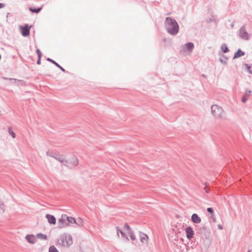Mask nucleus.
<instances>
[{
    "mask_svg": "<svg viewBox=\"0 0 252 252\" xmlns=\"http://www.w3.org/2000/svg\"><path fill=\"white\" fill-rule=\"evenodd\" d=\"M165 26L168 32L170 34H176L178 33L179 26L175 20L169 17L166 18Z\"/></svg>",
    "mask_w": 252,
    "mask_h": 252,
    "instance_id": "1",
    "label": "nucleus"
},
{
    "mask_svg": "<svg viewBox=\"0 0 252 252\" xmlns=\"http://www.w3.org/2000/svg\"><path fill=\"white\" fill-rule=\"evenodd\" d=\"M72 237L68 234H63L57 240L56 245L58 247H68L72 244Z\"/></svg>",
    "mask_w": 252,
    "mask_h": 252,
    "instance_id": "2",
    "label": "nucleus"
},
{
    "mask_svg": "<svg viewBox=\"0 0 252 252\" xmlns=\"http://www.w3.org/2000/svg\"><path fill=\"white\" fill-rule=\"evenodd\" d=\"M78 164V158L75 156H72L67 158L66 163H64V166L69 169H72Z\"/></svg>",
    "mask_w": 252,
    "mask_h": 252,
    "instance_id": "3",
    "label": "nucleus"
},
{
    "mask_svg": "<svg viewBox=\"0 0 252 252\" xmlns=\"http://www.w3.org/2000/svg\"><path fill=\"white\" fill-rule=\"evenodd\" d=\"M212 113L216 117H220L221 116L223 112V109L218 105H214L212 106Z\"/></svg>",
    "mask_w": 252,
    "mask_h": 252,
    "instance_id": "4",
    "label": "nucleus"
},
{
    "mask_svg": "<svg viewBox=\"0 0 252 252\" xmlns=\"http://www.w3.org/2000/svg\"><path fill=\"white\" fill-rule=\"evenodd\" d=\"M32 26H29L28 25L26 24L24 26H20L19 27V29L21 32V33L24 36H28L30 34V30Z\"/></svg>",
    "mask_w": 252,
    "mask_h": 252,
    "instance_id": "5",
    "label": "nucleus"
},
{
    "mask_svg": "<svg viewBox=\"0 0 252 252\" xmlns=\"http://www.w3.org/2000/svg\"><path fill=\"white\" fill-rule=\"evenodd\" d=\"M66 216H62L61 218L58 220V225L60 228H62L69 225V224L66 222Z\"/></svg>",
    "mask_w": 252,
    "mask_h": 252,
    "instance_id": "6",
    "label": "nucleus"
},
{
    "mask_svg": "<svg viewBox=\"0 0 252 252\" xmlns=\"http://www.w3.org/2000/svg\"><path fill=\"white\" fill-rule=\"evenodd\" d=\"M185 232L188 239H190L193 238L194 235V231L191 227H187L185 229Z\"/></svg>",
    "mask_w": 252,
    "mask_h": 252,
    "instance_id": "7",
    "label": "nucleus"
},
{
    "mask_svg": "<svg viewBox=\"0 0 252 252\" xmlns=\"http://www.w3.org/2000/svg\"><path fill=\"white\" fill-rule=\"evenodd\" d=\"M27 241L31 244H34L36 242V236L34 235H27L26 236Z\"/></svg>",
    "mask_w": 252,
    "mask_h": 252,
    "instance_id": "8",
    "label": "nucleus"
},
{
    "mask_svg": "<svg viewBox=\"0 0 252 252\" xmlns=\"http://www.w3.org/2000/svg\"><path fill=\"white\" fill-rule=\"evenodd\" d=\"M191 220L194 223H199L201 221V218L196 214H193L191 217Z\"/></svg>",
    "mask_w": 252,
    "mask_h": 252,
    "instance_id": "9",
    "label": "nucleus"
},
{
    "mask_svg": "<svg viewBox=\"0 0 252 252\" xmlns=\"http://www.w3.org/2000/svg\"><path fill=\"white\" fill-rule=\"evenodd\" d=\"M46 218L48 220V221L50 224H55L56 223V219L53 215L47 214Z\"/></svg>",
    "mask_w": 252,
    "mask_h": 252,
    "instance_id": "10",
    "label": "nucleus"
},
{
    "mask_svg": "<svg viewBox=\"0 0 252 252\" xmlns=\"http://www.w3.org/2000/svg\"><path fill=\"white\" fill-rule=\"evenodd\" d=\"M140 240L142 243H147L149 239L148 236L145 233H141L139 235Z\"/></svg>",
    "mask_w": 252,
    "mask_h": 252,
    "instance_id": "11",
    "label": "nucleus"
},
{
    "mask_svg": "<svg viewBox=\"0 0 252 252\" xmlns=\"http://www.w3.org/2000/svg\"><path fill=\"white\" fill-rule=\"evenodd\" d=\"M6 210V204L4 201L0 198V214L3 213Z\"/></svg>",
    "mask_w": 252,
    "mask_h": 252,
    "instance_id": "12",
    "label": "nucleus"
},
{
    "mask_svg": "<svg viewBox=\"0 0 252 252\" xmlns=\"http://www.w3.org/2000/svg\"><path fill=\"white\" fill-rule=\"evenodd\" d=\"M193 47L194 45L193 43L189 42L185 45L184 50V51L186 52H191L192 50Z\"/></svg>",
    "mask_w": 252,
    "mask_h": 252,
    "instance_id": "13",
    "label": "nucleus"
},
{
    "mask_svg": "<svg viewBox=\"0 0 252 252\" xmlns=\"http://www.w3.org/2000/svg\"><path fill=\"white\" fill-rule=\"evenodd\" d=\"M36 238L42 240H46L48 239V237L46 234L39 233L37 234Z\"/></svg>",
    "mask_w": 252,
    "mask_h": 252,
    "instance_id": "14",
    "label": "nucleus"
},
{
    "mask_svg": "<svg viewBox=\"0 0 252 252\" xmlns=\"http://www.w3.org/2000/svg\"><path fill=\"white\" fill-rule=\"evenodd\" d=\"M66 220L67 221V223L69 224V225L70 224H73V223H75V224H77V222H76V220L73 217H66Z\"/></svg>",
    "mask_w": 252,
    "mask_h": 252,
    "instance_id": "15",
    "label": "nucleus"
},
{
    "mask_svg": "<svg viewBox=\"0 0 252 252\" xmlns=\"http://www.w3.org/2000/svg\"><path fill=\"white\" fill-rule=\"evenodd\" d=\"M57 159L64 166V163H66L67 158L63 156H60L57 158Z\"/></svg>",
    "mask_w": 252,
    "mask_h": 252,
    "instance_id": "16",
    "label": "nucleus"
},
{
    "mask_svg": "<svg viewBox=\"0 0 252 252\" xmlns=\"http://www.w3.org/2000/svg\"><path fill=\"white\" fill-rule=\"evenodd\" d=\"M244 53L242 51H241L240 49L238 50L237 52L235 53L234 58H239L243 55H244Z\"/></svg>",
    "mask_w": 252,
    "mask_h": 252,
    "instance_id": "17",
    "label": "nucleus"
},
{
    "mask_svg": "<svg viewBox=\"0 0 252 252\" xmlns=\"http://www.w3.org/2000/svg\"><path fill=\"white\" fill-rule=\"evenodd\" d=\"M49 252H59L57 248L54 246H52L49 247Z\"/></svg>",
    "mask_w": 252,
    "mask_h": 252,
    "instance_id": "18",
    "label": "nucleus"
},
{
    "mask_svg": "<svg viewBox=\"0 0 252 252\" xmlns=\"http://www.w3.org/2000/svg\"><path fill=\"white\" fill-rule=\"evenodd\" d=\"M8 132H9V133L10 134V135L13 138H14L16 136V134L15 133H14V132L12 130V128H8Z\"/></svg>",
    "mask_w": 252,
    "mask_h": 252,
    "instance_id": "19",
    "label": "nucleus"
},
{
    "mask_svg": "<svg viewBox=\"0 0 252 252\" xmlns=\"http://www.w3.org/2000/svg\"><path fill=\"white\" fill-rule=\"evenodd\" d=\"M128 235H129V236L130 237V239L132 241H135L136 240L135 236V235H134V234L132 232H129Z\"/></svg>",
    "mask_w": 252,
    "mask_h": 252,
    "instance_id": "20",
    "label": "nucleus"
},
{
    "mask_svg": "<svg viewBox=\"0 0 252 252\" xmlns=\"http://www.w3.org/2000/svg\"><path fill=\"white\" fill-rule=\"evenodd\" d=\"M245 66L247 67V69L249 72L252 74V65H248L247 64H245Z\"/></svg>",
    "mask_w": 252,
    "mask_h": 252,
    "instance_id": "21",
    "label": "nucleus"
},
{
    "mask_svg": "<svg viewBox=\"0 0 252 252\" xmlns=\"http://www.w3.org/2000/svg\"><path fill=\"white\" fill-rule=\"evenodd\" d=\"M47 61H48L51 62L52 63H54V64H55L58 67H61V66L58 63H57L56 62L53 61V60L48 58V59H47Z\"/></svg>",
    "mask_w": 252,
    "mask_h": 252,
    "instance_id": "22",
    "label": "nucleus"
},
{
    "mask_svg": "<svg viewBox=\"0 0 252 252\" xmlns=\"http://www.w3.org/2000/svg\"><path fill=\"white\" fill-rule=\"evenodd\" d=\"M30 11H32V12H35V13H38L40 10H41V8H37V9H34V8H30Z\"/></svg>",
    "mask_w": 252,
    "mask_h": 252,
    "instance_id": "23",
    "label": "nucleus"
},
{
    "mask_svg": "<svg viewBox=\"0 0 252 252\" xmlns=\"http://www.w3.org/2000/svg\"><path fill=\"white\" fill-rule=\"evenodd\" d=\"M221 49L224 53L227 52L229 51L228 48L225 45L222 46Z\"/></svg>",
    "mask_w": 252,
    "mask_h": 252,
    "instance_id": "24",
    "label": "nucleus"
},
{
    "mask_svg": "<svg viewBox=\"0 0 252 252\" xmlns=\"http://www.w3.org/2000/svg\"><path fill=\"white\" fill-rule=\"evenodd\" d=\"M248 95H244L242 98V101L243 102V103H245L247 100H248Z\"/></svg>",
    "mask_w": 252,
    "mask_h": 252,
    "instance_id": "25",
    "label": "nucleus"
},
{
    "mask_svg": "<svg viewBox=\"0 0 252 252\" xmlns=\"http://www.w3.org/2000/svg\"><path fill=\"white\" fill-rule=\"evenodd\" d=\"M116 229H117V235L118 237L120 236V235L119 234L120 233L121 235H123L124 234L123 233V232L120 230L119 227H116Z\"/></svg>",
    "mask_w": 252,
    "mask_h": 252,
    "instance_id": "26",
    "label": "nucleus"
},
{
    "mask_svg": "<svg viewBox=\"0 0 252 252\" xmlns=\"http://www.w3.org/2000/svg\"><path fill=\"white\" fill-rule=\"evenodd\" d=\"M36 53H37V54L38 55V58H41V56H42V53H41V52H40V51L39 49H37Z\"/></svg>",
    "mask_w": 252,
    "mask_h": 252,
    "instance_id": "27",
    "label": "nucleus"
},
{
    "mask_svg": "<svg viewBox=\"0 0 252 252\" xmlns=\"http://www.w3.org/2000/svg\"><path fill=\"white\" fill-rule=\"evenodd\" d=\"M207 211L210 214H211L212 215H214V211L212 208H208Z\"/></svg>",
    "mask_w": 252,
    "mask_h": 252,
    "instance_id": "28",
    "label": "nucleus"
},
{
    "mask_svg": "<svg viewBox=\"0 0 252 252\" xmlns=\"http://www.w3.org/2000/svg\"><path fill=\"white\" fill-rule=\"evenodd\" d=\"M125 228H126L127 230L130 229L129 226L127 224H126L124 226Z\"/></svg>",
    "mask_w": 252,
    "mask_h": 252,
    "instance_id": "29",
    "label": "nucleus"
},
{
    "mask_svg": "<svg viewBox=\"0 0 252 252\" xmlns=\"http://www.w3.org/2000/svg\"><path fill=\"white\" fill-rule=\"evenodd\" d=\"M40 60H41V58H38V59L37 61V64H40Z\"/></svg>",
    "mask_w": 252,
    "mask_h": 252,
    "instance_id": "30",
    "label": "nucleus"
},
{
    "mask_svg": "<svg viewBox=\"0 0 252 252\" xmlns=\"http://www.w3.org/2000/svg\"><path fill=\"white\" fill-rule=\"evenodd\" d=\"M4 4L0 3V8H2L4 7Z\"/></svg>",
    "mask_w": 252,
    "mask_h": 252,
    "instance_id": "31",
    "label": "nucleus"
},
{
    "mask_svg": "<svg viewBox=\"0 0 252 252\" xmlns=\"http://www.w3.org/2000/svg\"><path fill=\"white\" fill-rule=\"evenodd\" d=\"M218 228L220 229H222L223 227L222 226V225L221 224H219L218 225Z\"/></svg>",
    "mask_w": 252,
    "mask_h": 252,
    "instance_id": "32",
    "label": "nucleus"
},
{
    "mask_svg": "<svg viewBox=\"0 0 252 252\" xmlns=\"http://www.w3.org/2000/svg\"><path fill=\"white\" fill-rule=\"evenodd\" d=\"M59 68H60L62 70H63V71H64V69H63L62 66H61V67H59Z\"/></svg>",
    "mask_w": 252,
    "mask_h": 252,
    "instance_id": "33",
    "label": "nucleus"
},
{
    "mask_svg": "<svg viewBox=\"0 0 252 252\" xmlns=\"http://www.w3.org/2000/svg\"><path fill=\"white\" fill-rule=\"evenodd\" d=\"M248 252H252L250 250H249Z\"/></svg>",
    "mask_w": 252,
    "mask_h": 252,
    "instance_id": "34",
    "label": "nucleus"
}]
</instances>
